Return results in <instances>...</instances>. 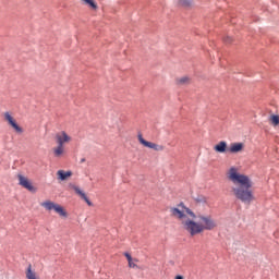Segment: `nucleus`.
Here are the masks:
<instances>
[{
  "instance_id": "obj_3",
  "label": "nucleus",
  "mask_w": 279,
  "mask_h": 279,
  "mask_svg": "<svg viewBox=\"0 0 279 279\" xmlns=\"http://www.w3.org/2000/svg\"><path fill=\"white\" fill-rule=\"evenodd\" d=\"M170 217L181 221V226L186 232V223L191 222L192 219H196L197 216H195V213L181 203L177 207H170Z\"/></svg>"
},
{
  "instance_id": "obj_7",
  "label": "nucleus",
  "mask_w": 279,
  "mask_h": 279,
  "mask_svg": "<svg viewBox=\"0 0 279 279\" xmlns=\"http://www.w3.org/2000/svg\"><path fill=\"white\" fill-rule=\"evenodd\" d=\"M70 187L73 189V191L76 193V195H78V197H81V199H84V202H86L87 205L93 206V202H90V199H88V196H86V193H84V191H82V189H80V186L70 184Z\"/></svg>"
},
{
  "instance_id": "obj_14",
  "label": "nucleus",
  "mask_w": 279,
  "mask_h": 279,
  "mask_svg": "<svg viewBox=\"0 0 279 279\" xmlns=\"http://www.w3.org/2000/svg\"><path fill=\"white\" fill-rule=\"evenodd\" d=\"M181 8H191V0H179Z\"/></svg>"
},
{
  "instance_id": "obj_2",
  "label": "nucleus",
  "mask_w": 279,
  "mask_h": 279,
  "mask_svg": "<svg viewBox=\"0 0 279 279\" xmlns=\"http://www.w3.org/2000/svg\"><path fill=\"white\" fill-rule=\"evenodd\" d=\"M198 221H194L186 223V232L190 233L191 236H197V234H202L205 230H215L217 228V221L213 219L211 216L198 215Z\"/></svg>"
},
{
  "instance_id": "obj_5",
  "label": "nucleus",
  "mask_w": 279,
  "mask_h": 279,
  "mask_svg": "<svg viewBox=\"0 0 279 279\" xmlns=\"http://www.w3.org/2000/svg\"><path fill=\"white\" fill-rule=\"evenodd\" d=\"M58 147L54 148V156L57 158H60L62 154H64V143H69L71 141V137L66 135V132L62 131L61 133H58L56 135Z\"/></svg>"
},
{
  "instance_id": "obj_15",
  "label": "nucleus",
  "mask_w": 279,
  "mask_h": 279,
  "mask_svg": "<svg viewBox=\"0 0 279 279\" xmlns=\"http://www.w3.org/2000/svg\"><path fill=\"white\" fill-rule=\"evenodd\" d=\"M87 5H89L93 10H97V3L94 0H83Z\"/></svg>"
},
{
  "instance_id": "obj_9",
  "label": "nucleus",
  "mask_w": 279,
  "mask_h": 279,
  "mask_svg": "<svg viewBox=\"0 0 279 279\" xmlns=\"http://www.w3.org/2000/svg\"><path fill=\"white\" fill-rule=\"evenodd\" d=\"M138 141L142 145H144V147H149V149H156L157 147L155 143L145 141V138H143V134L141 133L138 134Z\"/></svg>"
},
{
  "instance_id": "obj_11",
  "label": "nucleus",
  "mask_w": 279,
  "mask_h": 279,
  "mask_svg": "<svg viewBox=\"0 0 279 279\" xmlns=\"http://www.w3.org/2000/svg\"><path fill=\"white\" fill-rule=\"evenodd\" d=\"M242 150H243L242 143H233L229 148L230 154H238V151H242Z\"/></svg>"
},
{
  "instance_id": "obj_21",
  "label": "nucleus",
  "mask_w": 279,
  "mask_h": 279,
  "mask_svg": "<svg viewBox=\"0 0 279 279\" xmlns=\"http://www.w3.org/2000/svg\"><path fill=\"white\" fill-rule=\"evenodd\" d=\"M225 43H232V38L226 37V38H225Z\"/></svg>"
},
{
  "instance_id": "obj_4",
  "label": "nucleus",
  "mask_w": 279,
  "mask_h": 279,
  "mask_svg": "<svg viewBox=\"0 0 279 279\" xmlns=\"http://www.w3.org/2000/svg\"><path fill=\"white\" fill-rule=\"evenodd\" d=\"M40 207L45 208V210H47L48 213H51V210H53L57 215H59V217H61V219H69V211H66L64 206L53 201H44L43 203H40Z\"/></svg>"
},
{
  "instance_id": "obj_10",
  "label": "nucleus",
  "mask_w": 279,
  "mask_h": 279,
  "mask_svg": "<svg viewBox=\"0 0 279 279\" xmlns=\"http://www.w3.org/2000/svg\"><path fill=\"white\" fill-rule=\"evenodd\" d=\"M215 151H218V154H223L228 149V144L226 142H220L214 147Z\"/></svg>"
},
{
  "instance_id": "obj_23",
  "label": "nucleus",
  "mask_w": 279,
  "mask_h": 279,
  "mask_svg": "<svg viewBox=\"0 0 279 279\" xmlns=\"http://www.w3.org/2000/svg\"><path fill=\"white\" fill-rule=\"evenodd\" d=\"M203 202H206V198H203Z\"/></svg>"
},
{
  "instance_id": "obj_12",
  "label": "nucleus",
  "mask_w": 279,
  "mask_h": 279,
  "mask_svg": "<svg viewBox=\"0 0 279 279\" xmlns=\"http://www.w3.org/2000/svg\"><path fill=\"white\" fill-rule=\"evenodd\" d=\"M26 278L27 279H40L37 275L36 271L32 269V265H28L26 269Z\"/></svg>"
},
{
  "instance_id": "obj_16",
  "label": "nucleus",
  "mask_w": 279,
  "mask_h": 279,
  "mask_svg": "<svg viewBox=\"0 0 279 279\" xmlns=\"http://www.w3.org/2000/svg\"><path fill=\"white\" fill-rule=\"evenodd\" d=\"M57 175H73V172L69 171H64V170H59L57 172Z\"/></svg>"
},
{
  "instance_id": "obj_13",
  "label": "nucleus",
  "mask_w": 279,
  "mask_h": 279,
  "mask_svg": "<svg viewBox=\"0 0 279 279\" xmlns=\"http://www.w3.org/2000/svg\"><path fill=\"white\" fill-rule=\"evenodd\" d=\"M124 256L129 263V267L131 269H134V267H136V264H134V262H133L134 259L132 258V255H130V253H124Z\"/></svg>"
},
{
  "instance_id": "obj_19",
  "label": "nucleus",
  "mask_w": 279,
  "mask_h": 279,
  "mask_svg": "<svg viewBox=\"0 0 279 279\" xmlns=\"http://www.w3.org/2000/svg\"><path fill=\"white\" fill-rule=\"evenodd\" d=\"M186 82H189V77H182L179 80L180 84H186Z\"/></svg>"
},
{
  "instance_id": "obj_6",
  "label": "nucleus",
  "mask_w": 279,
  "mask_h": 279,
  "mask_svg": "<svg viewBox=\"0 0 279 279\" xmlns=\"http://www.w3.org/2000/svg\"><path fill=\"white\" fill-rule=\"evenodd\" d=\"M19 184L20 186H23V189H26V191H29V193H36L37 191L36 186H34V184L26 177L20 175Z\"/></svg>"
},
{
  "instance_id": "obj_1",
  "label": "nucleus",
  "mask_w": 279,
  "mask_h": 279,
  "mask_svg": "<svg viewBox=\"0 0 279 279\" xmlns=\"http://www.w3.org/2000/svg\"><path fill=\"white\" fill-rule=\"evenodd\" d=\"M230 182H232V193L236 199H240L243 204H252L254 202V192L252 186L254 183L247 175H229Z\"/></svg>"
},
{
  "instance_id": "obj_8",
  "label": "nucleus",
  "mask_w": 279,
  "mask_h": 279,
  "mask_svg": "<svg viewBox=\"0 0 279 279\" xmlns=\"http://www.w3.org/2000/svg\"><path fill=\"white\" fill-rule=\"evenodd\" d=\"M4 119L19 134L23 133V129L19 126L14 118H12V116L9 112L4 113Z\"/></svg>"
},
{
  "instance_id": "obj_17",
  "label": "nucleus",
  "mask_w": 279,
  "mask_h": 279,
  "mask_svg": "<svg viewBox=\"0 0 279 279\" xmlns=\"http://www.w3.org/2000/svg\"><path fill=\"white\" fill-rule=\"evenodd\" d=\"M228 175H240L236 168L232 167L230 168Z\"/></svg>"
},
{
  "instance_id": "obj_20",
  "label": "nucleus",
  "mask_w": 279,
  "mask_h": 279,
  "mask_svg": "<svg viewBox=\"0 0 279 279\" xmlns=\"http://www.w3.org/2000/svg\"><path fill=\"white\" fill-rule=\"evenodd\" d=\"M60 182H64L65 180H69V175H59Z\"/></svg>"
},
{
  "instance_id": "obj_22",
  "label": "nucleus",
  "mask_w": 279,
  "mask_h": 279,
  "mask_svg": "<svg viewBox=\"0 0 279 279\" xmlns=\"http://www.w3.org/2000/svg\"><path fill=\"white\" fill-rule=\"evenodd\" d=\"M135 263H138V259H134Z\"/></svg>"
},
{
  "instance_id": "obj_18",
  "label": "nucleus",
  "mask_w": 279,
  "mask_h": 279,
  "mask_svg": "<svg viewBox=\"0 0 279 279\" xmlns=\"http://www.w3.org/2000/svg\"><path fill=\"white\" fill-rule=\"evenodd\" d=\"M271 121L275 125H279V117L278 116H272Z\"/></svg>"
}]
</instances>
